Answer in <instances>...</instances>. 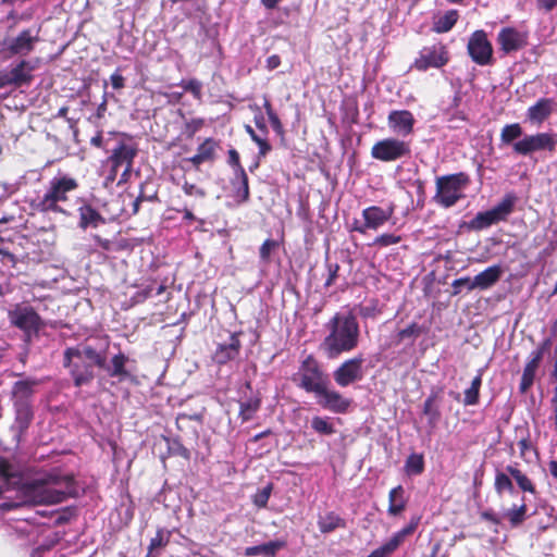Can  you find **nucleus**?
Masks as SVG:
<instances>
[{"label":"nucleus","mask_w":557,"mask_h":557,"mask_svg":"<svg viewBox=\"0 0 557 557\" xmlns=\"http://www.w3.org/2000/svg\"><path fill=\"white\" fill-rule=\"evenodd\" d=\"M15 419L11 426L14 433V438L17 443L21 442L23 434L29 428L34 413L29 403H14Z\"/></svg>","instance_id":"obj_23"},{"label":"nucleus","mask_w":557,"mask_h":557,"mask_svg":"<svg viewBox=\"0 0 557 557\" xmlns=\"http://www.w3.org/2000/svg\"><path fill=\"white\" fill-rule=\"evenodd\" d=\"M325 336L320 350L329 358L336 359L357 348L360 327L351 311L336 312L325 324Z\"/></svg>","instance_id":"obj_1"},{"label":"nucleus","mask_w":557,"mask_h":557,"mask_svg":"<svg viewBox=\"0 0 557 557\" xmlns=\"http://www.w3.org/2000/svg\"><path fill=\"white\" fill-rule=\"evenodd\" d=\"M479 395H480L479 391H476L472 387L467 388L465 391V398H463L465 406L476 405L479 403Z\"/></svg>","instance_id":"obj_54"},{"label":"nucleus","mask_w":557,"mask_h":557,"mask_svg":"<svg viewBox=\"0 0 557 557\" xmlns=\"http://www.w3.org/2000/svg\"><path fill=\"white\" fill-rule=\"evenodd\" d=\"M416 119L408 110H393L388 113V128L399 137H407L413 133Z\"/></svg>","instance_id":"obj_20"},{"label":"nucleus","mask_w":557,"mask_h":557,"mask_svg":"<svg viewBox=\"0 0 557 557\" xmlns=\"http://www.w3.org/2000/svg\"><path fill=\"white\" fill-rule=\"evenodd\" d=\"M280 64H281V59L276 54H273L267 59V66L270 70L276 69Z\"/></svg>","instance_id":"obj_64"},{"label":"nucleus","mask_w":557,"mask_h":557,"mask_svg":"<svg viewBox=\"0 0 557 557\" xmlns=\"http://www.w3.org/2000/svg\"><path fill=\"white\" fill-rule=\"evenodd\" d=\"M260 407V399L249 398L239 403V417L243 421H249Z\"/></svg>","instance_id":"obj_40"},{"label":"nucleus","mask_w":557,"mask_h":557,"mask_svg":"<svg viewBox=\"0 0 557 557\" xmlns=\"http://www.w3.org/2000/svg\"><path fill=\"white\" fill-rule=\"evenodd\" d=\"M394 211L395 206L393 203L388 205L386 208L370 206L362 210V219L368 230L376 231L391 220Z\"/></svg>","instance_id":"obj_22"},{"label":"nucleus","mask_w":557,"mask_h":557,"mask_svg":"<svg viewBox=\"0 0 557 557\" xmlns=\"http://www.w3.org/2000/svg\"><path fill=\"white\" fill-rule=\"evenodd\" d=\"M396 549L394 543L388 540L385 544L369 554L368 557H388Z\"/></svg>","instance_id":"obj_51"},{"label":"nucleus","mask_w":557,"mask_h":557,"mask_svg":"<svg viewBox=\"0 0 557 557\" xmlns=\"http://www.w3.org/2000/svg\"><path fill=\"white\" fill-rule=\"evenodd\" d=\"M467 50L471 60L478 65L484 66L493 62V46L482 29L471 34Z\"/></svg>","instance_id":"obj_12"},{"label":"nucleus","mask_w":557,"mask_h":557,"mask_svg":"<svg viewBox=\"0 0 557 557\" xmlns=\"http://www.w3.org/2000/svg\"><path fill=\"white\" fill-rule=\"evenodd\" d=\"M537 5L545 12H550L557 5V0H537Z\"/></svg>","instance_id":"obj_62"},{"label":"nucleus","mask_w":557,"mask_h":557,"mask_svg":"<svg viewBox=\"0 0 557 557\" xmlns=\"http://www.w3.org/2000/svg\"><path fill=\"white\" fill-rule=\"evenodd\" d=\"M63 366L76 387L89 384L94 377V366H104V349H98L90 343H79L67 347L63 352Z\"/></svg>","instance_id":"obj_2"},{"label":"nucleus","mask_w":557,"mask_h":557,"mask_svg":"<svg viewBox=\"0 0 557 557\" xmlns=\"http://www.w3.org/2000/svg\"><path fill=\"white\" fill-rule=\"evenodd\" d=\"M523 134L522 127L519 123L506 124L500 132L502 145H512L518 141Z\"/></svg>","instance_id":"obj_37"},{"label":"nucleus","mask_w":557,"mask_h":557,"mask_svg":"<svg viewBox=\"0 0 557 557\" xmlns=\"http://www.w3.org/2000/svg\"><path fill=\"white\" fill-rule=\"evenodd\" d=\"M350 231L352 232H357V233H360V234H366L367 231H368V227L366 226V222L363 221L362 223L358 220H355L351 227H350Z\"/></svg>","instance_id":"obj_63"},{"label":"nucleus","mask_w":557,"mask_h":557,"mask_svg":"<svg viewBox=\"0 0 557 557\" xmlns=\"http://www.w3.org/2000/svg\"><path fill=\"white\" fill-rule=\"evenodd\" d=\"M36 384V381L28 379L15 382L12 391L14 403H29L28 399L33 395Z\"/></svg>","instance_id":"obj_31"},{"label":"nucleus","mask_w":557,"mask_h":557,"mask_svg":"<svg viewBox=\"0 0 557 557\" xmlns=\"http://www.w3.org/2000/svg\"><path fill=\"white\" fill-rule=\"evenodd\" d=\"M299 382L297 386L307 393L317 395L325 385H330L327 375L322 371L319 362L312 357L308 356L299 368Z\"/></svg>","instance_id":"obj_7"},{"label":"nucleus","mask_w":557,"mask_h":557,"mask_svg":"<svg viewBox=\"0 0 557 557\" xmlns=\"http://www.w3.org/2000/svg\"><path fill=\"white\" fill-rule=\"evenodd\" d=\"M171 532L165 529H159L156 533V536L151 539L149 544V553H152L153 550L158 548H162L168 545L170 542Z\"/></svg>","instance_id":"obj_44"},{"label":"nucleus","mask_w":557,"mask_h":557,"mask_svg":"<svg viewBox=\"0 0 557 557\" xmlns=\"http://www.w3.org/2000/svg\"><path fill=\"white\" fill-rule=\"evenodd\" d=\"M405 470L409 475L421 474L424 470L423 456L419 454H411L406 460Z\"/></svg>","instance_id":"obj_41"},{"label":"nucleus","mask_w":557,"mask_h":557,"mask_svg":"<svg viewBox=\"0 0 557 557\" xmlns=\"http://www.w3.org/2000/svg\"><path fill=\"white\" fill-rule=\"evenodd\" d=\"M25 503L32 505H53L64 502L75 494L74 479L50 473L42 480L27 483L23 490Z\"/></svg>","instance_id":"obj_3"},{"label":"nucleus","mask_w":557,"mask_h":557,"mask_svg":"<svg viewBox=\"0 0 557 557\" xmlns=\"http://www.w3.org/2000/svg\"><path fill=\"white\" fill-rule=\"evenodd\" d=\"M401 240V237L394 234H381L373 240V246L387 247L396 245Z\"/></svg>","instance_id":"obj_48"},{"label":"nucleus","mask_w":557,"mask_h":557,"mask_svg":"<svg viewBox=\"0 0 557 557\" xmlns=\"http://www.w3.org/2000/svg\"><path fill=\"white\" fill-rule=\"evenodd\" d=\"M272 484L269 483L268 485H265L263 488H261L260 491H258L253 496H252V503L255 506H257L258 508H264L267 507L268 505V502H269V498L271 496V493H272Z\"/></svg>","instance_id":"obj_45"},{"label":"nucleus","mask_w":557,"mask_h":557,"mask_svg":"<svg viewBox=\"0 0 557 557\" xmlns=\"http://www.w3.org/2000/svg\"><path fill=\"white\" fill-rule=\"evenodd\" d=\"M481 518L485 521H488L493 524H500V522L503 521V517H502V512L500 513H496L494 512L493 510H485V511H482L481 512Z\"/></svg>","instance_id":"obj_56"},{"label":"nucleus","mask_w":557,"mask_h":557,"mask_svg":"<svg viewBox=\"0 0 557 557\" xmlns=\"http://www.w3.org/2000/svg\"><path fill=\"white\" fill-rule=\"evenodd\" d=\"M506 471L508 472V474H510V476H512L516 480L518 486L523 492L535 493V487L531 480L524 473H522L517 467L509 465L506 467Z\"/></svg>","instance_id":"obj_39"},{"label":"nucleus","mask_w":557,"mask_h":557,"mask_svg":"<svg viewBox=\"0 0 557 557\" xmlns=\"http://www.w3.org/2000/svg\"><path fill=\"white\" fill-rule=\"evenodd\" d=\"M78 187L75 178L69 175H57L50 182L44 196L36 200V209L41 212H62L65 211L59 206L60 202L67 200V194Z\"/></svg>","instance_id":"obj_4"},{"label":"nucleus","mask_w":557,"mask_h":557,"mask_svg":"<svg viewBox=\"0 0 557 557\" xmlns=\"http://www.w3.org/2000/svg\"><path fill=\"white\" fill-rule=\"evenodd\" d=\"M9 319L11 324L24 332L27 342L44 326L41 318L30 306H16L9 311Z\"/></svg>","instance_id":"obj_9"},{"label":"nucleus","mask_w":557,"mask_h":557,"mask_svg":"<svg viewBox=\"0 0 557 557\" xmlns=\"http://www.w3.org/2000/svg\"><path fill=\"white\" fill-rule=\"evenodd\" d=\"M153 290L154 288L151 284L147 285L141 290H138L132 298L134 299L135 302H141L149 298L152 295Z\"/></svg>","instance_id":"obj_57"},{"label":"nucleus","mask_w":557,"mask_h":557,"mask_svg":"<svg viewBox=\"0 0 557 557\" xmlns=\"http://www.w3.org/2000/svg\"><path fill=\"white\" fill-rule=\"evenodd\" d=\"M182 189L187 196L197 197L200 199H203L207 196V193L201 187L197 186L196 184L189 183L185 181L182 185Z\"/></svg>","instance_id":"obj_49"},{"label":"nucleus","mask_w":557,"mask_h":557,"mask_svg":"<svg viewBox=\"0 0 557 557\" xmlns=\"http://www.w3.org/2000/svg\"><path fill=\"white\" fill-rule=\"evenodd\" d=\"M317 403L322 408L335 413H344L350 406V400L345 398L339 392L325 385L317 395Z\"/></svg>","instance_id":"obj_18"},{"label":"nucleus","mask_w":557,"mask_h":557,"mask_svg":"<svg viewBox=\"0 0 557 557\" xmlns=\"http://www.w3.org/2000/svg\"><path fill=\"white\" fill-rule=\"evenodd\" d=\"M469 183V175L465 172L438 176L435 181L436 193L433 199L441 207L450 208L465 197L463 190Z\"/></svg>","instance_id":"obj_5"},{"label":"nucleus","mask_w":557,"mask_h":557,"mask_svg":"<svg viewBox=\"0 0 557 557\" xmlns=\"http://www.w3.org/2000/svg\"><path fill=\"white\" fill-rule=\"evenodd\" d=\"M245 129L249 134L250 138L259 147L258 158L265 157L271 150V145L268 143V140L265 138H262L261 136L257 135L250 125H246Z\"/></svg>","instance_id":"obj_43"},{"label":"nucleus","mask_w":557,"mask_h":557,"mask_svg":"<svg viewBox=\"0 0 557 557\" xmlns=\"http://www.w3.org/2000/svg\"><path fill=\"white\" fill-rule=\"evenodd\" d=\"M449 61V54L446 47L442 44H436L429 47H423L419 51V55L416 58L411 65V69L424 72L430 67L440 69L447 64Z\"/></svg>","instance_id":"obj_10"},{"label":"nucleus","mask_w":557,"mask_h":557,"mask_svg":"<svg viewBox=\"0 0 557 557\" xmlns=\"http://www.w3.org/2000/svg\"><path fill=\"white\" fill-rule=\"evenodd\" d=\"M422 333L421 326H419L417 323H411L406 329H403L398 332L399 339H405L408 337H418Z\"/></svg>","instance_id":"obj_52"},{"label":"nucleus","mask_w":557,"mask_h":557,"mask_svg":"<svg viewBox=\"0 0 557 557\" xmlns=\"http://www.w3.org/2000/svg\"><path fill=\"white\" fill-rule=\"evenodd\" d=\"M518 446H519V449H520V456L521 457H525L527 455V451L531 449L532 445H531V442L528 437H522L519 442H518Z\"/></svg>","instance_id":"obj_61"},{"label":"nucleus","mask_w":557,"mask_h":557,"mask_svg":"<svg viewBox=\"0 0 557 557\" xmlns=\"http://www.w3.org/2000/svg\"><path fill=\"white\" fill-rule=\"evenodd\" d=\"M79 212V226L87 228L89 226L97 227L104 222L101 214L94 209L90 205H83L78 208Z\"/></svg>","instance_id":"obj_30"},{"label":"nucleus","mask_w":557,"mask_h":557,"mask_svg":"<svg viewBox=\"0 0 557 557\" xmlns=\"http://www.w3.org/2000/svg\"><path fill=\"white\" fill-rule=\"evenodd\" d=\"M517 197L513 194H507L499 203L487 211L479 212L469 222V227L474 231H481L507 219L512 212Z\"/></svg>","instance_id":"obj_6"},{"label":"nucleus","mask_w":557,"mask_h":557,"mask_svg":"<svg viewBox=\"0 0 557 557\" xmlns=\"http://www.w3.org/2000/svg\"><path fill=\"white\" fill-rule=\"evenodd\" d=\"M269 117V121L273 127V129L277 133V134H282L283 133V125L277 116V114L274 112L270 115H268Z\"/></svg>","instance_id":"obj_60"},{"label":"nucleus","mask_w":557,"mask_h":557,"mask_svg":"<svg viewBox=\"0 0 557 557\" xmlns=\"http://www.w3.org/2000/svg\"><path fill=\"white\" fill-rule=\"evenodd\" d=\"M215 141L211 138L206 139L199 147L197 148V153L189 158V161L194 165H199L206 161H210L213 159L215 151Z\"/></svg>","instance_id":"obj_32"},{"label":"nucleus","mask_w":557,"mask_h":557,"mask_svg":"<svg viewBox=\"0 0 557 557\" xmlns=\"http://www.w3.org/2000/svg\"><path fill=\"white\" fill-rule=\"evenodd\" d=\"M35 66L30 61L25 59L18 61L11 69H4L0 71V88H5L9 86L22 87L28 86L34 76L33 72Z\"/></svg>","instance_id":"obj_11"},{"label":"nucleus","mask_w":557,"mask_h":557,"mask_svg":"<svg viewBox=\"0 0 557 557\" xmlns=\"http://www.w3.org/2000/svg\"><path fill=\"white\" fill-rule=\"evenodd\" d=\"M240 347L242 344L238 338V334L233 333L230 335L227 342L218 345L213 359L219 364H225L228 361L234 360L239 355Z\"/></svg>","instance_id":"obj_26"},{"label":"nucleus","mask_w":557,"mask_h":557,"mask_svg":"<svg viewBox=\"0 0 557 557\" xmlns=\"http://www.w3.org/2000/svg\"><path fill=\"white\" fill-rule=\"evenodd\" d=\"M327 270H329V276H327L324 285L326 287H330L334 284L336 277L338 275L339 265L337 263H327Z\"/></svg>","instance_id":"obj_55"},{"label":"nucleus","mask_w":557,"mask_h":557,"mask_svg":"<svg viewBox=\"0 0 557 557\" xmlns=\"http://www.w3.org/2000/svg\"><path fill=\"white\" fill-rule=\"evenodd\" d=\"M108 347V342L103 343V349ZM128 357L123 352L114 355L110 362L107 363V357L104 356V366H98L103 369L110 377H116L119 382L134 379V375L126 369Z\"/></svg>","instance_id":"obj_21"},{"label":"nucleus","mask_w":557,"mask_h":557,"mask_svg":"<svg viewBox=\"0 0 557 557\" xmlns=\"http://www.w3.org/2000/svg\"><path fill=\"white\" fill-rule=\"evenodd\" d=\"M503 273V268L499 264L491 265L476 274L473 278L469 276L459 277L456 285L466 283L468 292L473 289L485 290L494 286L500 280Z\"/></svg>","instance_id":"obj_13"},{"label":"nucleus","mask_w":557,"mask_h":557,"mask_svg":"<svg viewBox=\"0 0 557 557\" xmlns=\"http://www.w3.org/2000/svg\"><path fill=\"white\" fill-rule=\"evenodd\" d=\"M277 243L273 239H265L260 247L259 253L263 262H268L270 259L271 251L276 248Z\"/></svg>","instance_id":"obj_53"},{"label":"nucleus","mask_w":557,"mask_h":557,"mask_svg":"<svg viewBox=\"0 0 557 557\" xmlns=\"http://www.w3.org/2000/svg\"><path fill=\"white\" fill-rule=\"evenodd\" d=\"M528 32H521L515 27H504L497 35V44L505 54L523 49L528 45Z\"/></svg>","instance_id":"obj_16"},{"label":"nucleus","mask_w":557,"mask_h":557,"mask_svg":"<svg viewBox=\"0 0 557 557\" xmlns=\"http://www.w3.org/2000/svg\"><path fill=\"white\" fill-rule=\"evenodd\" d=\"M228 164L234 168L235 176L232 181V185L235 189V197L239 202H245L249 199L248 176L240 164L239 154L235 149L228 151Z\"/></svg>","instance_id":"obj_17"},{"label":"nucleus","mask_w":557,"mask_h":557,"mask_svg":"<svg viewBox=\"0 0 557 557\" xmlns=\"http://www.w3.org/2000/svg\"><path fill=\"white\" fill-rule=\"evenodd\" d=\"M110 81L114 89H122L124 87V77L119 72L113 73Z\"/></svg>","instance_id":"obj_59"},{"label":"nucleus","mask_w":557,"mask_h":557,"mask_svg":"<svg viewBox=\"0 0 557 557\" xmlns=\"http://www.w3.org/2000/svg\"><path fill=\"white\" fill-rule=\"evenodd\" d=\"M527 516V505L524 498H522V503L519 506H513L512 508L504 509L502 511L503 520L507 519L512 527L520 525Z\"/></svg>","instance_id":"obj_36"},{"label":"nucleus","mask_w":557,"mask_h":557,"mask_svg":"<svg viewBox=\"0 0 557 557\" xmlns=\"http://www.w3.org/2000/svg\"><path fill=\"white\" fill-rule=\"evenodd\" d=\"M542 150L553 152V141L549 133L525 135L513 144V151L520 156H530Z\"/></svg>","instance_id":"obj_14"},{"label":"nucleus","mask_w":557,"mask_h":557,"mask_svg":"<svg viewBox=\"0 0 557 557\" xmlns=\"http://www.w3.org/2000/svg\"><path fill=\"white\" fill-rule=\"evenodd\" d=\"M137 152L138 149L136 145L120 141L108 158V163L116 169L124 166L133 168V162Z\"/></svg>","instance_id":"obj_24"},{"label":"nucleus","mask_w":557,"mask_h":557,"mask_svg":"<svg viewBox=\"0 0 557 557\" xmlns=\"http://www.w3.org/2000/svg\"><path fill=\"white\" fill-rule=\"evenodd\" d=\"M362 357L344 361L333 373L334 381L341 387H346L363 377Z\"/></svg>","instance_id":"obj_15"},{"label":"nucleus","mask_w":557,"mask_h":557,"mask_svg":"<svg viewBox=\"0 0 557 557\" xmlns=\"http://www.w3.org/2000/svg\"><path fill=\"white\" fill-rule=\"evenodd\" d=\"M554 111V100L550 98H541L527 110V121L531 124L541 125Z\"/></svg>","instance_id":"obj_27"},{"label":"nucleus","mask_w":557,"mask_h":557,"mask_svg":"<svg viewBox=\"0 0 557 557\" xmlns=\"http://www.w3.org/2000/svg\"><path fill=\"white\" fill-rule=\"evenodd\" d=\"M548 346V342H544L541 347L531 352L530 360L527 362L521 376L519 389L525 393L533 384L536 370L543 358L544 351Z\"/></svg>","instance_id":"obj_25"},{"label":"nucleus","mask_w":557,"mask_h":557,"mask_svg":"<svg viewBox=\"0 0 557 557\" xmlns=\"http://www.w3.org/2000/svg\"><path fill=\"white\" fill-rule=\"evenodd\" d=\"M404 488L398 485L391 490L388 495V513L391 516L399 515L406 507V500L404 499Z\"/></svg>","instance_id":"obj_35"},{"label":"nucleus","mask_w":557,"mask_h":557,"mask_svg":"<svg viewBox=\"0 0 557 557\" xmlns=\"http://www.w3.org/2000/svg\"><path fill=\"white\" fill-rule=\"evenodd\" d=\"M410 153V143L395 137L381 139L371 148V157L382 162L397 161L409 157Z\"/></svg>","instance_id":"obj_8"},{"label":"nucleus","mask_w":557,"mask_h":557,"mask_svg":"<svg viewBox=\"0 0 557 557\" xmlns=\"http://www.w3.org/2000/svg\"><path fill=\"white\" fill-rule=\"evenodd\" d=\"M39 41V30L24 29L5 42L7 50L14 55H28Z\"/></svg>","instance_id":"obj_19"},{"label":"nucleus","mask_w":557,"mask_h":557,"mask_svg":"<svg viewBox=\"0 0 557 557\" xmlns=\"http://www.w3.org/2000/svg\"><path fill=\"white\" fill-rule=\"evenodd\" d=\"M358 312L361 318L374 319L381 313V310L377 308L376 304L372 302V304L359 306Z\"/></svg>","instance_id":"obj_50"},{"label":"nucleus","mask_w":557,"mask_h":557,"mask_svg":"<svg viewBox=\"0 0 557 557\" xmlns=\"http://www.w3.org/2000/svg\"><path fill=\"white\" fill-rule=\"evenodd\" d=\"M418 521H411L409 525L396 532L389 541L394 543L396 548L403 543L406 536L410 535L417 528Z\"/></svg>","instance_id":"obj_47"},{"label":"nucleus","mask_w":557,"mask_h":557,"mask_svg":"<svg viewBox=\"0 0 557 557\" xmlns=\"http://www.w3.org/2000/svg\"><path fill=\"white\" fill-rule=\"evenodd\" d=\"M286 546L284 540L270 541L260 545L245 548V555L248 557L262 555L263 557H275L277 552Z\"/></svg>","instance_id":"obj_28"},{"label":"nucleus","mask_w":557,"mask_h":557,"mask_svg":"<svg viewBox=\"0 0 557 557\" xmlns=\"http://www.w3.org/2000/svg\"><path fill=\"white\" fill-rule=\"evenodd\" d=\"M311 428L319 434L322 435H332L335 433V429L333 424L330 422L329 418H323L315 416L311 419Z\"/></svg>","instance_id":"obj_42"},{"label":"nucleus","mask_w":557,"mask_h":557,"mask_svg":"<svg viewBox=\"0 0 557 557\" xmlns=\"http://www.w3.org/2000/svg\"><path fill=\"white\" fill-rule=\"evenodd\" d=\"M508 472H502L497 471L495 474V482H494V488L497 493V495L502 496L504 492H508L509 494L513 495L516 493L515 486L512 484V481L509 476Z\"/></svg>","instance_id":"obj_38"},{"label":"nucleus","mask_w":557,"mask_h":557,"mask_svg":"<svg viewBox=\"0 0 557 557\" xmlns=\"http://www.w3.org/2000/svg\"><path fill=\"white\" fill-rule=\"evenodd\" d=\"M180 86L185 90V91H188L190 92L194 98L196 99H201V96H202V92H201V89H202V84L196 79V78H191V79H188V81H182L180 83Z\"/></svg>","instance_id":"obj_46"},{"label":"nucleus","mask_w":557,"mask_h":557,"mask_svg":"<svg viewBox=\"0 0 557 557\" xmlns=\"http://www.w3.org/2000/svg\"><path fill=\"white\" fill-rule=\"evenodd\" d=\"M436 394H431L423 403V413L428 417V424L431 429H435L440 419L441 411L436 405Z\"/></svg>","instance_id":"obj_34"},{"label":"nucleus","mask_w":557,"mask_h":557,"mask_svg":"<svg viewBox=\"0 0 557 557\" xmlns=\"http://www.w3.org/2000/svg\"><path fill=\"white\" fill-rule=\"evenodd\" d=\"M458 17L459 14L457 10H449L445 12L443 15L435 18L433 23V30L437 34L449 32L457 23Z\"/></svg>","instance_id":"obj_33"},{"label":"nucleus","mask_w":557,"mask_h":557,"mask_svg":"<svg viewBox=\"0 0 557 557\" xmlns=\"http://www.w3.org/2000/svg\"><path fill=\"white\" fill-rule=\"evenodd\" d=\"M318 527L322 533H331L336 529L346 528V521L334 511L325 512L318 517Z\"/></svg>","instance_id":"obj_29"},{"label":"nucleus","mask_w":557,"mask_h":557,"mask_svg":"<svg viewBox=\"0 0 557 557\" xmlns=\"http://www.w3.org/2000/svg\"><path fill=\"white\" fill-rule=\"evenodd\" d=\"M203 122L202 120H191L190 122H187L185 125V133L191 137L196 132L200 129Z\"/></svg>","instance_id":"obj_58"}]
</instances>
